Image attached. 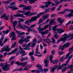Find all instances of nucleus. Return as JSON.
I'll use <instances>...</instances> for the list:
<instances>
[{
	"mask_svg": "<svg viewBox=\"0 0 73 73\" xmlns=\"http://www.w3.org/2000/svg\"><path fill=\"white\" fill-rule=\"evenodd\" d=\"M36 67H37V68H38L37 70H33L31 71V72H36V73H40V71H41L42 73H43V71L44 70L42 69V66H41L40 64H38L36 66Z\"/></svg>",
	"mask_w": 73,
	"mask_h": 73,
	"instance_id": "obj_1",
	"label": "nucleus"
},
{
	"mask_svg": "<svg viewBox=\"0 0 73 73\" xmlns=\"http://www.w3.org/2000/svg\"><path fill=\"white\" fill-rule=\"evenodd\" d=\"M24 37H25V36H23L21 38L20 40L18 42L19 44H23V42L24 41L27 43L30 41V40H28L27 38L24 39Z\"/></svg>",
	"mask_w": 73,
	"mask_h": 73,
	"instance_id": "obj_2",
	"label": "nucleus"
},
{
	"mask_svg": "<svg viewBox=\"0 0 73 73\" xmlns=\"http://www.w3.org/2000/svg\"><path fill=\"white\" fill-rule=\"evenodd\" d=\"M18 20H19L18 21V23L19 28H21V29H24L25 30V28L23 26V25H22V24L21 23V22H23V21H24L25 20L24 19H23L21 18H19L18 19Z\"/></svg>",
	"mask_w": 73,
	"mask_h": 73,
	"instance_id": "obj_3",
	"label": "nucleus"
},
{
	"mask_svg": "<svg viewBox=\"0 0 73 73\" xmlns=\"http://www.w3.org/2000/svg\"><path fill=\"white\" fill-rule=\"evenodd\" d=\"M36 16L33 17H31V19H29L28 20H27L26 22H25V24L28 25L30 26V25L29 23H29H32V22H35V21H36V20L37 19H36V18L35 17H36Z\"/></svg>",
	"mask_w": 73,
	"mask_h": 73,
	"instance_id": "obj_4",
	"label": "nucleus"
},
{
	"mask_svg": "<svg viewBox=\"0 0 73 73\" xmlns=\"http://www.w3.org/2000/svg\"><path fill=\"white\" fill-rule=\"evenodd\" d=\"M44 4H46L45 5V6H39V7L40 8H44V9H45L46 8H48L49 7V5L51 4H52V2L48 0V2H44Z\"/></svg>",
	"mask_w": 73,
	"mask_h": 73,
	"instance_id": "obj_5",
	"label": "nucleus"
},
{
	"mask_svg": "<svg viewBox=\"0 0 73 73\" xmlns=\"http://www.w3.org/2000/svg\"><path fill=\"white\" fill-rule=\"evenodd\" d=\"M70 45V43L69 42H68L66 44H64L63 46L60 45L59 47V49H61V50H64L65 48H67Z\"/></svg>",
	"mask_w": 73,
	"mask_h": 73,
	"instance_id": "obj_6",
	"label": "nucleus"
},
{
	"mask_svg": "<svg viewBox=\"0 0 73 73\" xmlns=\"http://www.w3.org/2000/svg\"><path fill=\"white\" fill-rule=\"evenodd\" d=\"M49 10L47 9L46 10H44V12L40 13L38 14L37 16L35 17V19H37L38 18H39L41 15H44V14H45V13H46L47 12H49Z\"/></svg>",
	"mask_w": 73,
	"mask_h": 73,
	"instance_id": "obj_7",
	"label": "nucleus"
},
{
	"mask_svg": "<svg viewBox=\"0 0 73 73\" xmlns=\"http://www.w3.org/2000/svg\"><path fill=\"white\" fill-rule=\"evenodd\" d=\"M4 38V37L2 36L0 40V45L1 46H3L5 42H6V41H8V40H9V39L6 38H5V40L4 41L3 43H2V42L3 41Z\"/></svg>",
	"mask_w": 73,
	"mask_h": 73,
	"instance_id": "obj_8",
	"label": "nucleus"
},
{
	"mask_svg": "<svg viewBox=\"0 0 73 73\" xmlns=\"http://www.w3.org/2000/svg\"><path fill=\"white\" fill-rule=\"evenodd\" d=\"M9 48V46L8 45L7 47L4 46L3 48H2L1 50V52H9L10 50H11V48Z\"/></svg>",
	"mask_w": 73,
	"mask_h": 73,
	"instance_id": "obj_9",
	"label": "nucleus"
},
{
	"mask_svg": "<svg viewBox=\"0 0 73 73\" xmlns=\"http://www.w3.org/2000/svg\"><path fill=\"white\" fill-rule=\"evenodd\" d=\"M49 14H47L46 15V16H43V19H40L39 20V22L38 23V24H40L42 22L43 20H45L46 19H48L49 18Z\"/></svg>",
	"mask_w": 73,
	"mask_h": 73,
	"instance_id": "obj_10",
	"label": "nucleus"
},
{
	"mask_svg": "<svg viewBox=\"0 0 73 73\" xmlns=\"http://www.w3.org/2000/svg\"><path fill=\"white\" fill-rule=\"evenodd\" d=\"M10 37H12L11 40H15L16 39V34L14 32H12L10 33L9 36Z\"/></svg>",
	"mask_w": 73,
	"mask_h": 73,
	"instance_id": "obj_11",
	"label": "nucleus"
},
{
	"mask_svg": "<svg viewBox=\"0 0 73 73\" xmlns=\"http://www.w3.org/2000/svg\"><path fill=\"white\" fill-rule=\"evenodd\" d=\"M28 62L26 61L25 63H20L19 61H17L15 63V64H17V65H18V66L21 65L22 67H23L24 66H25L27 64Z\"/></svg>",
	"mask_w": 73,
	"mask_h": 73,
	"instance_id": "obj_12",
	"label": "nucleus"
},
{
	"mask_svg": "<svg viewBox=\"0 0 73 73\" xmlns=\"http://www.w3.org/2000/svg\"><path fill=\"white\" fill-rule=\"evenodd\" d=\"M10 65L8 64L7 62H6L5 65L4 67H3L2 68V69H3L4 70H5V71H8V70H9V69H10Z\"/></svg>",
	"mask_w": 73,
	"mask_h": 73,
	"instance_id": "obj_13",
	"label": "nucleus"
},
{
	"mask_svg": "<svg viewBox=\"0 0 73 73\" xmlns=\"http://www.w3.org/2000/svg\"><path fill=\"white\" fill-rule=\"evenodd\" d=\"M59 25H55L52 28V30H53L54 31V32L55 33V34L54 35V37L55 38H57V33L56 32V31H57V29L56 28V27H58Z\"/></svg>",
	"mask_w": 73,
	"mask_h": 73,
	"instance_id": "obj_14",
	"label": "nucleus"
},
{
	"mask_svg": "<svg viewBox=\"0 0 73 73\" xmlns=\"http://www.w3.org/2000/svg\"><path fill=\"white\" fill-rule=\"evenodd\" d=\"M70 60V59H69L68 58L66 62V63L63 64L61 66H60V64L58 69H61L62 68H63V67H64V66H66V65H67V64H68V63L69 62Z\"/></svg>",
	"mask_w": 73,
	"mask_h": 73,
	"instance_id": "obj_15",
	"label": "nucleus"
},
{
	"mask_svg": "<svg viewBox=\"0 0 73 73\" xmlns=\"http://www.w3.org/2000/svg\"><path fill=\"white\" fill-rule=\"evenodd\" d=\"M19 13H23V14L25 15H26V16L27 17V16H30V14H31V12L30 11L26 12L25 11H18Z\"/></svg>",
	"mask_w": 73,
	"mask_h": 73,
	"instance_id": "obj_16",
	"label": "nucleus"
},
{
	"mask_svg": "<svg viewBox=\"0 0 73 73\" xmlns=\"http://www.w3.org/2000/svg\"><path fill=\"white\" fill-rule=\"evenodd\" d=\"M41 25H42V24H40L39 25V27L38 28V30L39 31V33H42V31H44V30H45V29H46V27L45 26L44 28H41Z\"/></svg>",
	"mask_w": 73,
	"mask_h": 73,
	"instance_id": "obj_17",
	"label": "nucleus"
},
{
	"mask_svg": "<svg viewBox=\"0 0 73 73\" xmlns=\"http://www.w3.org/2000/svg\"><path fill=\"white\" fill-rule=\"evenodd\" d=\"M37 41V39L36 38H35L34 39H33V42H30V43H32L31 44L33 43V44L31 46V47H32V48L34 47L35 45H36V44Z\"/></svg>",
	"mask_w": 73,
	"mask_h": 73,
	"instance_id": "obj_18",
	"label": "nucleus"
},
{
	"mask_svg": "<svg viewBox=\"0 0 73 73\" xmlns=\"http://www.w3.org/2000/svg\"><path fill=\"white\" fill-rule=\"evenodd\" d=\"M66 37L64 36V37L61 38L60 40H58L56 42V44H58V43H59L61 41H63V43H65V41H66Z\"/></svg>",
	"mask_w": 73,
	"mask_h": 73,
	"instance_id": "obj_19",
	"label": "nucleus"
},
{
	"mask_svg": "<svg viewBox=\"0 0 73 73\" xmlns=\"http://www.w3.org/2000/svg\"><path fill=\"white\" fill-rule=\"evenodd\" d=\"M58 20L60 23V24L59 25L60 26H62V24L64 23V21H65V20L64 19H62L61 18H58Z\"/></svg>",
	"mask_w": 73,
	"mask_h": 73,
	"instance_id": "obj_20",
	"label": "nucleus"
},
{
	"mask_svg": "<svg viewBox=\"0 0 73 73\" xmlns=\"http://www.w3.org/2000/svg\"><path fill=\"white\" fill-rule=\"evenodd\" d=\"M44 63L45 64L44 65V66L45 67H49V61L46 59H45L44 60Z\"/></svg>",
	"mask_w": 73,
	"mask_h": 73,
	"instance_id": "obj_21",
	"label": "nucleus"
},
{
	"mask_svg": "<svg viewBox=\"0 0 73 73\" xmlns=\"http://www.w3.org/2000/svg\"><path fill=\"white\" fill-rule=\"evenodd\" d=\"M3 17H4L5 19V20H7L8 19L9 15H7V16L6 14L4 13L3 15L1 17V19H3Z\"/></svg>",
	"mask_w": 73,
	"mask_h": 73,
	"instance_id": "obj_22",
	"label": "nucleus"
},
{
	"mask_svg": "<svg viewBox=\"0 0 73 73\" xmlns=\"http://www.w3.org/2000/svg\"><path fill=\"white\" fill-rule=\"evenodd\" d=\"M57 67V66L56 65L55 66V67L54 68H52V67H50V69H51V70H50V72H52L53 73H54V70L56 69V68Z\"/></svg>",
	"mask_w": 73,
	"mask_h": 73,
	"instance_id": "obj_23",
	"label": "nucleus"
},
{
	"mask_svg": "<svg viewBox=\"0 0 73 73\" xmlns=\"http://www.w3.org/2000/svg\"><path fill=\"white\" fill-rule=\"evenodd\" d=\"M69 51L70 52V53H68L67 54H66V56L67 57V56H69V54H70L72 53V52L73 51V46L72 47V48H70L69 50Z\"/></svg>",
	"mask_w": 73,
	"mask_h": 73,
	"instance_id": "obj_24",
	"label": "nucleus"
},
{
	"mask_svg": "<svg viewBox=\"0 0 73 73\" xmlns=\"http://www.w3.org/2000/svg\"><path fill=\"white\" fill-rule=\"evenodd\" d=\"M32 44V43H29L28 44H23L22 45L23 47H26V48H29L31 46V44Z\"/></svg>",
	"mask_w": 73,
	"mask_h": 73,
	"instance_id": "obj_25",
	"label": "nucleus"
},
{
	"mask_svg": "<svg viewBox=\"0 0 73 73\" xmlns=\"http://www.w3.org/2000/svg\"><path fill=\"white\" fill-rule=\"evenodd\" d=\"M37 0H24V1L25 3H27V1H29L30 4H33L35 3V1H36Z\"/></svg>",
	"mask_w": 73,
	"mask_h": 73,
	"instance_id": "obj_26",
	"label": "nucleus"
},
{
	"mask_svg": "<svg viewBox=\"0 0 73 73\" xmlns=\"http://www.w3.org/2000/svg\"><path fill=\"white\" fill-rule=\"evenodd\" d=\"M22 54V55L21 56V57H24V56L27 55V53H25V51H24L23 50H22L21 51V53L20 54Z\"/></svg>",
	"mask_w": 73,
	"mask_h": 73,
	"instance_id": "obj_27",
	"label": "nucleus"
},
{
	"mask_svg": "<svg viewBox=\"0 0 73 73\" xmlns=\"http://www.w3.org/2000/svg\"><path fill=\"white\" fill-rule=\"evenodd\" d=\"M17 21H14L13 23V26L14 27V30H15L16 29V26L17 25Z\"/></svg>",
	"mask_w": 73,
	"mask_h": 73,
	"instance_id": "obj_28",
	"label": "nucleus"
},
{
	"mask_svg": "<svg viewBox=\"0 0 73 73\" xmlns=\"http://www.w3.org/2000/svg\"><path fill=\"white\" fill-rule=\"evenodd\" d=\"M14 17H24V16L23 15V14H18L16 15H14Z\"/></svg>",
	"mask_w": 73,
	"mask_h": 73,
	"instance_id": "obj_29",
	"label": "nucleus"
},
{
	"mask_svg": "<svg viewBox=\"0 0 73 73\" xmlns=\"http://www.w3.org/2000/svg\"><path fill=\"white\" fill-rule=\"evenodd\" d=\"M16 5H14V6H9L8 7L10 8H11V9H13V10H16L17 9H19V8L17 7H15Z\"/></svg>",
	"mask_w": 73,
	"mask_h": 73,
	"instance_id": "obj_30",
	"label": "nucleus"
},
{
	"mask_svg": "<svg viewBox=\"0 0 73 73\" xmlns=\"http://www.w3.org/2000/svg\"><path fill=\"white\" fill-rule=\"evenodd\" d=\"M68 57L69 56L68 55L67 56H66V57H63L62 58H60V60L61 62H62V61H63V60H64V59H67V58H68Z\"/></svg>",
	"mask_w": 73,
	"mask_h": 73,
	"instance_id": "obj_31",
	"label": "nucleus"
},
{
	"mask_svg": "<svg viewBox=\"0 0 73 73\" xmlns=\"http://www.w3.org/2000/svg\"><path fill=\"white\" fill-rule=\"evenodd\" d=\"M24 10H31V7L30 6H25V7L24 9Z\"/></svg>",
	"mask_w": 73,
	"mask_h": 73,
	"instance_id": "obj_32",
	"label": "nucleus"
},
{
	"mask_svg": "<svg viewBox=\"0 0 73 73\" xmlns=\"http://www.w3.org/2000/svg\"><path fill=\"white\" fill-rule=\"evenodd\" d=\"M17 50H18V48H15L13 51H12V53L10 52L9 54H8L9 55H11V54H12V53H15V52H17Z\"/></svg>",
	"mask_w": 73,
	"mask_h": 73,
	"instance_id": "obj_33",
	"label": "nucleus"
},
{
	"mask_svg": "<svg viewBox=\"0 0 73 73\" xmlns=\"http://www.w3.org/2000/svg\"><path fill=\"white\" fill-rule=\"evenodd\" d=\"M49 33V32H48V30H47L45 31H42V35H46Z\"/></svg>",
	"mask_w": 73,
	"mask_h": 73,
	"instance_id": "obj_34",
	"label": "nucleus"
},
{
	"mask_svg": "<svg viewBox=\"0 0 73 73\" xmlns=\"http://www.w3.org/2000/svg\"><path fill=\"white\" fill-rule=\"evenodd\" d=\"M55 21V19H52L51 21L49 23L50 24H52V23H54V24H56V22L54 21Z\"/></svg>",
	"mask_w": 73,
	"mask_h": 73,
	"instance_id": "obj_35",
	"label": "nucleus"
},
{
	"mask_svg": "<svg viewBox=\"0 0 73 73\" xmlns=\"http://www.w3.org/2000/svg\"><path fill=\"white\" fill-rule=\"evenodd\" d=\"M3 32L4 35L5 34H8L9 32V30H7L6 31H3Z\"/></svg>",
	"mask_w": 73,
	"mask_h": 73,
	"instance_id": "obj_36",
	"label": "nucleus"
},
{
	"mask_svg": "<svg viewBox=\"0 0 73 73\" xmlns=\"http://www.w3.org/2000/svg\"><path fill=\"white\" fill-rule=\"evenodd\" d=\"M57 32L59 33H62V32H64V31L61 29H58Z\"/></svg>",
	"mask_w": 73,
	"mask_h": 73,
	"instance_id": "obj_37",
	"label": "nucleus"
},
{
	"mask_svg": "<svg viewBox=\"0 0 73 73\" xmlns=\"http://www.w3.org/2000/svg\"><path fill=\"white\" fill-rule=\"evenodd\" d=\"M45 42L46 43H48V42H51L50 40V39L49 38H48L47 39H44Z\"/></svg>",
	"mask_w": 73,
	"mask_h": 73,
	"instance_id": "obj_38",
	"label": "nucleus"
},
{
	"mask_svg": "<svg viewBox=\"0 0 73 73\" xmlns=\"http://www.w3.org/2000/svg\"><path fill=\"white\" fill-rule=\"evenodd\" d=\"M10 2H11V0H9V1H6L2 2V3H3V4H9Z\"/></svg>",
	"mask_w": 73,
	"mask_h": 73,
	"instance_id": "obj_39",
	"label": "nucleus"
},
{
	"mask_svg": "<svg viewBox=\"0 0 73 73\" xmlns=\"http://www.w3.org/2000/svg\"><path fill=\"white\" fill-rule=\"evenodd\" d=\"M38 48H37L35 50L36 51L35 52V53L36 54H40V52L38 51Z\"/></svg>",
	"mask_w": 73,
	"mask_h": 73,
	"instance_id": "obj_40",
	"label": "nucleus"
},
{
	"mask_svg": "<svg viewBox=\"0 0 73 73\" xmlns=\"http://www.w3.org/2000/svg\"><path fill=\"white\" fill-rule=\"evenodd\" d=\"M4 12L3 11V8H0V15H2L3 14Z\"/></svg>",
	"mask_w": 73,
	"mask_h": 73,
	"instance_id": "obj_41",
	"label": "nucleus"
},
{
	"mask_svg": "<svg viewBox=\"0 0 73 73\" xmlns=\"http://www.w3.org/2000/svg\"><path fill=\"white\" fill-rule=\"evenodd\" d=\"M19 7L20 8H23V9L24 10V9L25 7V5H20Z\"/></svg>",
	"mask_w": 73,
	"mask_h": 73,
	"instance_id": "obj_42",
	"label": "nucleus"
},
{
	"mask_svg": "<svg viewBox=\"0 0 73 73\" xmlns=\"http://www.w3.org/2000/svg\"><path fill=\"white\" fill-rule=\"evenodd\" d=\"M45 27H46V28H47L48 27H49V29H51V24H50V23H49V25H46V26H45Z\"/></svg>",
	"mask_w": 73,
	"mask_h": 73,
	"instance_id": "obj_43",
	"label": "nucleus"
},
{
	"mask_svg": "<svg viewBox=\"0 0 73 73\" xmlns=\"http://www.w3.org/2000/svg\"><path fill=\"white\" fill-rule=\"evenodd\" d=\"M58 61H59V60H54V62L53 64H57V63L58 62Z\"/></svg>",
	"mask_w": 73,
	"mask_h": 73,
	"instance_id": "obj_44",
	"label": "nucleus"
},
{
	"mask_svg": "<svg viewBox=\"0 0 73 73\" xmlns=\"http://www.w3.org/2000/svg\"><path fill=\"white\" fill-rule=\"evenodd\" d=\"M69 29L70 31H72L73 30V25H70L69 27Z\"/></svg>",
	"mask_w": 73,
	"mask_h": 73,
	"instance_id": "obj_45",
	"label": "nucleus"
},
{
	"mask_svg": "<svg viewBox=\"0 0 73 73\" xmlns=\"http://www.w3.org/2000/svg\"><path fill=\"white\" fill-rule=\"evenodd\" d=\"M28 69H29V68H28V66H26L25 68L23 69V70H27Z\"/></svg>",
	"mask_w": 73,
	"mask_h": 73,
	"instance_id": "obj_46",
	"label": "nucleus"
},
{
	"mask_svg": "<svg viewBox=\"0 0 73 73\" xmlns=\"http://www.w3.org/2000/svg\"><path fill=\"white\" fill-rule=\"evenodd\" d=\"M58 53L59 54V55L60 56H61V55H62V54H64V53H65V52H63V51H59Z\"/></svg>",
	"mask_w": 73,
	"mask_h": 73,
	"instance_id": "obj_47",
	"label": "nucleus"
},
{
	"mask_svg": "<svg viewBox=\"0 0 73 73\" xmlns=\"http://www.w3.org/2000/svg\"><path fill=\"white\" fill-rule=\"evenodd\" d=\"M29 56H33V55L34 54V52H30L29 54Z\"/></svg>",
	"mask_w": 73,
	"mask_h": 73,
	"instance_id": "obj_48",
	"label": "nucleus"
},
{
	"mask_svg": "<svg viewBox=\"0 0 73 73\" xmlns=\"http://www.w3.org/2000/svg\"><path fill=\"white\" fill-rule=\"evenodd\" d=\"M16 42H15L14 43H13L12 44V46L11 47V48H14V47H15V46L16 45Z\"/></svg>",
	"mask_w": 73,
	"mask_h": 73,
	"instance_id": "obj_49",
	"label": "nucleus"
},
{
	"mask_svg": "<svg viewBox=\"0 0 73 73\" xmlns=\"http://www.w3.org/2000/svg\"><path fill=\"white\" fill-rule=\"evenodd\" d=\"M15 56H12L11 57L9 60V61H12V60H13L14 59H15Z\"/></svg>",
	"mask_w": 73,
	"mask_h": 73,
	"instance_id": "obj_50",
	"label": "nucleus"
},
{
	"mask_svg": "<svg viewBox=\"0 0 73 73\" xmlns=\"http://www.w3.org/2000/svg\"><path fill=\"white\" fill-rule=\"evenodd\" d=\"M72 16H73V14H72L71 13H70L68 15H67V17H72Z\"/></svg>",
	"mask_w": 73,
	"mask_h": 73,
	"instance_id": "obj_51",
	"label": "nucleus"
},
{
	"mask_svg": "<svg viewBox=\"0 0 73 73\" xmlns=\"http://www.w3.org/2000/svg\"><path fill=\"white\" fill-rule=\"evenodd\" d=\"M48 70H49V69H48V68H44V73L47 72Z\"/></svg>",
	"mask_w": 73,
	"mask_h": 73,
	"instance_id": "obj_52",
	"label": "nucleus"
},
{
	"mask_svg": "<svg viewBox=\"0 0 73 73\" xmlns=\"http://www.w3.org/2000/svg\"><path fill=\"white\" fill-rule=\"evenodd\" d=\"M70 23H71V21H70L67 24H66V27H68V25H69Z\"/></svg>",
	"mask_w": 73,
	"mask_h": 73,
	"instance_id": "obj_53",
	"label": "nucleus"
},
{
	"mask_svg": "<svg viewBox=\"0 0 73 73\" xmlns=\"http://www.w3.org/2000/svg\"><path fill=\"white\" fill-rule=\"evenodd\" d=\"M30 31H31L32 32H35L36 31L34 29H30Z\"/></svg>",
	"mask_w": 73,
	"mask_h": 73,
	"instance_id": "obj_54",
	"label": "nucleus"
},
{
	"mask_svg": "<svg viewBox=\"0 0 73 73\" xmlns=\"http://www.w3.org/2000/svg\"><path fill=\"white\" fill-rule=\"evenodd\" d=\"M36 13H30V16H32V15H36Z\"/></svg>",
	"mask_w": 73,
	"mask_h": 73,
	"instance_id": "obj_55",
	"label": "nucleus"
},
{
	"mask_svg": "<svg viewBox=\"0 0 73 73\" xmlns=\"http://www.w3.org/2000/svg\"><path fill=\"white\" fill-rule=\"evenodd\" d=\"M51 39L52 40V42L53 43H55L56 40L54 39V38H51Z\"/></svg>",
	"mask_w": 73,
	"mask_h": 73,
	"instance_id": "obj_56",
	"label": "nucleus"
},
{
	"mask_svg": "<svg viewBox=\"0 0 73 73\" xmlns=\"http://www.w3.org/2000/svg\"><path fill=\"white\" fill-rule=\"evenodd\" d=\"M24 28H25H25H26V29H30V27H29L27 25H24Z\"/></svg>",
	"mask_w": 73,
	"mask_h": 73,
	"instance_id": "obj_57",
	"label": "nucleus"
},
{
	"mask_svg": "<svg viewBox=\"0 0 73 73\" xmlns=\"http://www.w3.org/2000/svg\"><path fill=\"white\" fill-rule=\"evenodd\" d=\"M56 8V7H53L51 9V11H54V10H55V9Z\"/></svg>",
	"mask_w": 73,
	"mask_h": 73,
	"instance_id": "obj_58",
	"label": "nucleus"
},
{
	"mask_svg": "<svg viewBox=\"0 0 73 73\" xmlns=\"http://www.w3.org/2000/svg\"><path fill=\"white\" fill-rule=\"evenodd\" d=\"M31 57L32 61H34V60H35V58L33 56H31Z\"/></svg>",
	"mask_w": 73,
	"mask_h": 73,
	"instance_id": "obj_59",
	"label": "nucleus"
},
{
	"mask_svg": "<svg viewBox=\"0 0 73 73\" xmlns=\"http://www.w3.org/2000/svg\"><path fill=\"white\" fill-rule=\"evenodd\" d=\"M55 5H56V6H57V5H58V4H59L60 3V2H57V1H56L55 2Z\"/></svg>",
	"mask_w": 73,
	"mask_h": 73,
	"instance_id": "obj_60",
	"label": "nucleus"
},
{
	"mask_svg": "<svg viewBox=\"0 0 73 73\" xmlns=\"http://www.w3.org/2000/svg\"><path fill=\"white\" fill-rule=\"evenodd\" d=\"M21 61H25V59H24V57H21Z\"/></svg>",
	"mask_w": 73,
	"mask_h": 73,
	"instance_id": "obj_61",
	"label": "nucleus"
},
{
	"mask_svg": "<svg viewBox=\"0 0 73 73\" xmlns=\"http://www.w3.org/2000/svg\"><path fill=\"white\" fill-rule=\"evenodd\" d=\"M22 35L21 33L19 34L18 35V37H19V38H20V37H22Z\"/></svg>",
	"mask_w": 73,
	"mask_h": 73,
	"instance_id": "obj_62",
	"label": "nucleus"
},
{
	"mask_svg": "<svg viewBox=\"0 0 73 73\" xmlns=\"http://www.w3.org/2000/svg\"><path fill=\"white\" fill-rule=\"evenodd\" d=\"M23 49H25V50H30L31 49L29 48H23Z\"/></svg>",
	"mask_w": 73,
	"mask_h": 73,
	"instance_id": "obj_63",
	"label": "nucleus"
},
{
	"mask_svg": "<svg viewBox=\"0 0 73 73\" xmlns=\"http://www.w3.org/2000/svg\"><path fill=\"white\" fill-rule=\"evenodd\" d=\"M4 63H0V66L1 67H3L4 65Z\"/></svg>",
	"mask_w": 73,
	"mask_h": 73,
	"instance_id": "obj_64",
	"label": "nucleus"
}]
</instances>
